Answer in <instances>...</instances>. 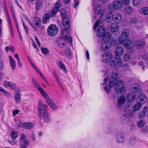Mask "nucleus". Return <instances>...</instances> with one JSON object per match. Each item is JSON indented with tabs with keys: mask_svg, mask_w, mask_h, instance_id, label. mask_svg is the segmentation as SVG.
<instances>
[{
	"mask_svg": "<svg viewBox=\"0 0 148 148\" xmlns=\"http://www.w3.org/2000/svg\"><path fill=\"white\" fill-rule=\"evenodd\" d=\"M118 70L114 69L113 70L112 73V76L109 79V84L103 87V89L107 93H110L111 88L116 86L114 88V90L116 92H122L125 88V84L122 81H118Z\"/></svg>",
	"mask_w": 148,
	"mask_h": 148,
	"instance_id": "1",
	"label": "nucleus"
},
{
	"mask_svg": "<svg viewBox=\"0 0 148 148\" xmlns=\"http://www.w3.org/2000/svg\"><path fill=\"white\" fill-rule=\"evenodd\" d=\"M61 5L58 3H57L52 9V12L50 14L45 13L44 14L42 19V23L44 24H46L49 23V19L51 17L55 16L60 7Z\"/></svg>",
	"mask_w": 148,
	"mask_h": 148,
	"instance_id": "2",
	"label": "nucleus"
},
{
	"mask_svg": "<svg viewBox=\"0 0 148 148\" xmlns=\"http://www.w3.org/2000/svg\"><path fill=\"white\" fill-rule=\"evenodd\" d=\"M140 95H143L142 92H141L140 87L139 86H134L132 91L127 94V99L130 102H133L138 95V97H139Z\"/></svg>",
	"mask_w": 148,
	"mask_h": 148,
	"instance_id": "3",
	"label": "nucleus"
},
{
	"mask_svg": "<svg viewBox=\"0 0 148 148\" xmlns=\"http://www.w3.org/2000/svg\"><path fill=\"white\" fill-rule=\"evenodd\" d=\"M104 22V19L100 18L99 20H97L96 22L94 25L93 29L94 30H96L97 27L99 26L97 30L98 36L101 37L104 34L106 28L102 25H100L101 24H102Z\"/></svg>",
	"mask_w": 148,
	"mask_h": 148,
	"instance_id": "4",
	"label": "nucleus"
},
{
	"mask_svg": "<svg viewBox=\"0 0 148 148\" xmlns=\"http://www.w3.org/2000/svg\"><path fill=\"white\" fill-rule=\"evenodd\" d=\"M147 100L146 96L145 94L140 95L137 99V103L133 108L134 111L138 110L141 108L142 104H144Z\"/></svg>",
	"mask_w": 148,
	"mask_h": 148,
	"instance_id": "5",
	"label": "nucleus"
},
{
	"mask_svg": "<svg viewBox=\"0 0 148 148\" xmlns=\"http://www.w3.org/2000/svg\"><path fill=\"white\" fill-rule=\"evenodd\" d=\"M60 13L62 18V23L64 27L67 28H70V25L69 19L66 17V13L64 8H62Z\"/></svg>",
	"mask_w": 148,
	"mask_h": 148,
	"instance_id": "6",
	"label": "nucleus"
},
{
	"mask_svg": "<svg viewBox=\"0 0 148 148\" xmlns=\"http://www.w3.org/2000/svg\"><path fill=\"white\" fill-rule=\"evenodd\" d=\"M42 93L41 94V95L44 98L46 102L54 110H56L57 108V107L54 103L53 101L50 99L49 95L44 91H42Z\"/></svg>",
	"mask_w": 148,
	"mask_h": 148,
	"instance_id": "7",
	"label": "nucleus"
},
{
	"mask_svg": "<svg viewBox=\"0 0 148 148\" xmlns=\"http://www.w3.org/2000/svg\"><path fill=\"white\" fill-rule=\"evenodd\" d=\"M110 65L114 66L115 68H119L123 64L122 60L120 58H114L109 62Z\"/></svg>",
	"mask_w": 148,
	"mask_h": 148,
	"instance_id": "8",
	"label": "nucleus"
},
{
	"mask_svg": "<svg viewBox=\"0 0 148 148\" xmlns=\"http://www.w3.org/2000/svg\"><path fill=\"white\" fill-rule=\"evenodd\" d=\"M130 35L129 29H123L122 31V34L120 36L118 39V41L120 44H123L125 39L127 38Z\"/></svg>",
	"mask_w": 148,
	"mask_h": 148,
	"instance_id": "9",
	"label": "nucleus"
},
{
	"mask_svg": "<svg viewBox=\"0 0 148 148\" xmlns=\"http://www.w3.org/2000/svg\"><path fill=\"white\" fill-rule=\"evenodd\" d=\"M58 29L56 25L51 24L48 27L47 29L48 34L51 36H54L57 34Z\"/></svg>",
	"mask_w": 148,
	"mask_h": 148,
	"instance_id": "10",
	"label": "nucleus"
},
{
	"mask_svg": "<svg viewBox=\"0 0 148 148\" xmlns=\"http://www.w3.org/2000/svg\"><path fill=\"white\" fill-rule=\"evenodd\" d=\"M48 106L42 102H40L38 104L39 118L40 119H42V114L45 112H48L47 111Z\"/></svg>",
	"mask_w": 148,
	"mask_h": 148,
	"instance_id": "11",
	"label": "nucleus"
},
{
	"mask_svg": "<svg viewBox=\"0 0 148 148\" xmlns=\"http://www.w3.org/2000/svg\"><path fill=\"white\" fill-rule=\"evenodd\" d=\"M41 24V20L40 18L38 17H35L33 20V23L29 22V24L35 30H38Z\"/></svg>",
	"mask_w": 148,
	"mask_h": 148,
	"instance_id": "12",
	"label": "nucleus"
},
{
	"mask_svg": "<svg viewBox=\"0 0 148 148\" xmlns=\"http://www.w3.org/2000/svg\"><path fill=\"white\" fill-rule=\"evenodd\" d=\"M26 136L22 134L20 140L19 146L20 148H27L29 143V142L26 140Z\"/></svg>",
	"mask_w": 148,
	"mask_h": 148,
	"instance_id": "13",
	"label": "nucleus"
},
{
	"mask_svg": "<svg viewBox=\"0 0 148 148\" xmlns=\"http://www.w3.org/2000/svg\"><path fill=\"white\" fill-rule=\"evenodd\" d=\"M70 28H67L64 27V28L63 29L62 31V35L63 37L64 36V40H66L71 45L72 43V37L70 36L69 34V32L67 30L69 29Z\"/></svg>",
	"mask_w": 148,
	"mask_h": 148,
	"instance_id": "14",
	"label": "nucleus"
},
{
	"mask_svg": "<svg viewBox=\"0 0 148 148\" xmlns=\"http://www.w3.org/2000/svg\"><path fill=\"white\" fill-rule=\"evenodd\" d=\"M132 43V40L127 38L125 39L123 44H124L123 46L125 48L128 49V51L132 52L133 50L132 47H130Z\"/></svg>",
	"mask_w": 148,
	"mask_h": 148,
	"instance_id": "15",
	"label": "nucleus"
},
{
	"mask_svg": "<svg viewBox=\"0 0 148 148\" xmlns=\"http://www.w3.org/2000/svg\"><path fill=\"white\" fill-rule=\"evenodd\" d=\"M102 61L104 63H108L109 61L112 60V55L111 53L107 52L102 55Z\"/></svg>",
	"mask_w": 148,
	"mask_h": 148,
	"instance_id": "16",
	"label": "nucleus"
},
{
	"mask_svg": "<svg viewBox=\"0 0 148 148\" xmlns=\"http://www.w3.org/2000/svg\"><path fill=\"white\" fill-rule=\"evenodd\" d=\"M130 116L133 117L131 113L129 114L128 113L124 115L123 116L121 117V123L123 124L127 122L129 120V117Z\"/></svg>",
	"mask_w": 148,
	"mask_h": 148,
	"instance_id": "17",
	"label": "nucleus"
},
{
	"mask_svg": "<svg viewBox=\"0 0 148 148\" xmlns=\"http://www.w3.org/2000/svg\"><path fill=\"white\" fill-rule=\"evenodd\" d=\"M122 15L120 13H116L114 15L113 21L115 23L118 24L122 20Z\"/></svg>",
	"mask_w": 148,
	"mask_h": 148,
	"instance_id": "18",
	"label": "nucleus"
},
{
	"mask_svg": "<svg viewBox=\"0 0 148 148\" xmlns=\"http://www.w3.org/2000/svg\"><path fill=\"white\" fill-rule=\"evenodd\" d=\"M113 8L115 10H119L122 7V3L118 1H115L112 4Z\"/></svg>",
	"mask_w": 148,
	"mask_h": 148,
	"instance_id": "19",
	"label": "nucleus"
},
{
	"mask_svg": "<svg viewBox=\"0 0 148 148\" xmlns=\"http://www.w3.org/2000/svg\"><path fill=\"white\" fill-rule=\"evenodd\" d=\"M114 15L113 13L110 12H108L106 15V20L108 23H111L113 21Z\"/></svg>",
	"mask_w": 148,
	"mask_h": 148,
	"instance_id": "20",
	"label": "nucleus"
},
{
	"mask_svg": "<svg viewBox=\"0 0 148 148\" xmlns=\"http://www.w3.org/2000/svg\"><path fill=\"white\" fill-rule=\"evenodd\" d=\"M145 42L140 40H138L134 43L135 47L137 49H140L144 47L145 45Z\"/></svg>",
	"mask_w": 148,
	"mask_h": 148,
	"instance_id": "21",
	"label": "nucleus"
},
{
	"mask_svg": "<svg viewBox=\"0 0 148 148\" xmlns=\"http://www.w3.org/2000/svg\"><path fill=\"white\" fill-rule=\"evenodd\" d=\"M123 52L124 50L123 48L119 46L117 47L115 50V55L118 56H121L123 53Z\"/></svg>",
	"mask_w": 148,
	"mask_h": 148,
	"instance_id": "22",
	"label": "nucleus"
},
{
	"mask_svg": "<svg viewBox=\"0 0 148 148\" xmlns=\"http://www.w3.org/2000/svg\"><path fill=\"white\" fill-rule=\"evenodd\" d=\"M32 81L34 86L38 89L41 94L42 93V91H44L42 89V88H41V86L39 85V84L38 83L37 81H36L34 79L32 78Z\"/></svg>",
	"mask_w": 148,
	"mask_h": 148,
	"instance_id": "23",
	"label": "nucleus"
},
{
	"mask_svg": "<svg viewBox=\"0 0 148 148\" xmlns=\"http://www.w3.org/2000/svg\"><path fill=\"white\" fill-rule=\"evenodd\" d=\"M119 29V26L118 24L112 23L110 27V30L112 32H117Z\"/></svg>",
	"mask_w": 148,
	"mask_h": 148,
	"instance_id": "24",
	"label": "nucleus"
},
{
	"mask_svg": "<svg viewBox=\"0 0 148 148\" xmlns=\"http://www.w3.org/2000/svg\"><path fill=\"white\" fill-rule=\"evenodd\" d=\"M147 114H148V107H145L142 112L139 113V118L140 119H143Z\"/></svg>",
	"mask_w": 148,
	"mask_h": 148,
	"instance_id": "25",
	"label": "nucleus"
},
{
	"mask_svg": "<svg viewBox=\"0 0 148 148\" xmlns=\"http://www.w3.org/2000/svg\"><path fill=\"white\" fill-rule=\"evenodd\" d=\"M35 4V8L36 10H39L43 6L42 0H37Z\"/></svg>",
	"mask_w": 148,
	"mask_h": 148,
	"instance_id": "26",
	"label": "nucleus"
},
{
	"mask_svg": "<svg viewBox=\"0 0 148 148\" xmlns=\"http://www.w3.org/2000/svg\"><path fill=\"white\" fill-rule=\"evenodd\" d=\"M14 100L16 103H18L21 100V92L17 91L14 95Z\"/></svg>",
	"mask_w": 148,
	"mask_h": 148,
	"instance_id": "27",
	"label": "nucleus"
},
{
	"mask_svg": "<svg viewBox=\"0 0 148 148\" xmlns=\"http://www.w3.org/2000/svg\"><path fill=\"white\" fill-rule=\"evenodd\" d=\"M42 115L43 120L45 123H48L50 121V119L48 112H45L42 114Z\"/></svg>",
	"mask_w": 148,
	"mask_h": 148,
	"instance_id": "28",
	"label": "nucleus"
},
{
	"mask_svg": "<svg viewBox=\"0 0 148 148\" xmlns=\"http://www.w3.org/2000/svg\"><path fill=\"white\" fill-rule=\"evenodd\" d=\"M57 63L58 64V66L60 69L63 71L65 73L66 72V68L65 65L63 64V62L61 60H58L57 61Z\"/></svg>",
	"mask_w": 148,
	"mask_h": 148,
	"instance_id": "29",
	"label": "nucleus"
},
{
	"mask_svg": "<svg viewBox=\"0 0 148 148\" xmlns=\"http://www.w3.org/2000/svg\"><path fill=\"white\" fill-rule=\"evenodd\" d=\"M64 54L68 58H71L72 57V53L70 48L67 47L64 51Z\"/></svg>",
	"mask_w": 148,
	"mask_h": 148,
	"instance_id": "30",
	"label": "nucleus"
},
{
	"mask_svg": "<svg viewBox=\"0 0 148 148\" xmlns=\"http://www.w3.org/2000/svg\"><path fill=\"white\" fill-rule=\"evenodd\" d=\"M111 39L110 34L109 33L107 32L104 34L103 36V39L104 42L108 43Z\"/></svg>",
	"mask_w": 148,
	"mask_h": 148,
	"instance_id": "31",
	"label": "nucleus"
},
{
	"mask_svg": "<svg viewBox=\"0 0 148 148\" xmlns=\"http://www.w3.org/2000/svg\"><path fill=\"white\" fill-rule=\"evenodd\" d=\"M64 39L63 38L62 36H60L57 40V44L60 47L62 48V46H64L65 45L64 42Z\"/></svg>",
	"mask_w": 148,
	"mask_h": 148,
	"instance_id": "32",
	"label": "nucleus"
},
{
	"mask_svg": "<svg viewBox=\"0 0 148 148\" xmlns=\"http://www.w3.org/2000/svg\"><path fill=\"white\" fill-rule=\"evenodd\" d=\"M9 58L10 61V64L12 68V70L13 71L15 68V62L11 56H9Z\"/></svg>",
	"mask_w": 148,
	"mask_h": 148,
	"instance_id": "33",
	"label": "nucleus"
},
{
	"mask_svg": "<svg viewBox=\"0 0 148 148\" xmlns=\"http://www.w3.org/2000/svg\"><path fill=\"white\" fill-rule=\"evenodd\" d=\"M124 136L122 133H118L116 136V140L119 143L123 142L124 140Z\"/></svg>",
	"mask_w": 148,
	"mask_h": 148,
	"instance_id": "34",
	"label": "nucleus"
},
{
	"mask_svg": "<svg viewBox=\"0 0 148 148\" xmlns=\"http://www.w3.org/2000/svg\"><path fill=\"white\" fill-rule=\"evenodd\" d=\"M132 9L130 6H127L123 9V12L125 14H129L132 12Z\"/></svg>",
	"mask_w": 148,
	"mask_h": 148,
	"instance_id": "35",
	"label": "nucleus"
},
{
	"mask_svg": "<svg viewBox=\"0 0 148 148\" xmlns=\"http://www.w3.org/2000/svg\"><path fill=\"white\" fill-rule=\"evenodd\" d=\"M102 11L100 4L96 5L95 7V12L97 15L100 14L102 12Z\"/></svg>",
	"mask_w": 148,
	"mask_h": 148,
	"instance_id": "36",
	"label": "nucleus"
},
{
	"mask_svg": "<svg viewBox=\"0 0 148 148\" xmlns=\"http://www.w3.org/2000/svg\"><path fill=\"white\" fill-rule=\"evenodd\" d=\"M140 13L143 15H147L148 14V7H144L139 10Z\"/></svg>",
	"mask_w": 148,
	"mask_h": 148,
	"instance_id": "37",
	"label": "nucleus"
},
{
	"mask_svg": "<svg viewBox=\"0 0 148 148\" xmlns=\"http://www.w3.org/2000/svg\"><path fill=\"white\" fill-rule=\"evenodd\" d=\"M34 126V125L32 123H27L25 122L24 129H31Z\"/></svg>",
	"mask_w": 148,
	"mask_h": 148,
	"instance_id": "38",
	"label": "nucleus"
},
{
	"mask_svg": "<svg viewBox=\"0 0 148 148\" xmlns=\"http://www.w3.org/2000/svg\"><path fill=\"white\" fill-rule=\"evenodd\" d=\"M125 101V98L124 97H120L118 100V102L120 105L123 104Z\"/></svg>",
	"mask_w": 148,
	"mask_h": 148,
	"instance_id": "39",
	"label": "nucleus"
},
{
	"mask_svg": "<svg viewBox=\"0 0 148 148\" xmlns=\"http://www.w3.org/2000/svg\"><path fill=\"white\" fill-rule=\"evenodd\" d=\"M10 135L12 138L13 140H15L16 138L18 137V134L17 132L14 131H12L11 132Z\"/></svg>",
	"mask_w": 148,
	"mask_h": 148,
	"instance_id": "40",
	"label": "nucleus"
},
{
	"mask_svg": "<svg viewBox=\"0 0 148 148\" xmlns=\"http://www.w3.org/2000/svg\"><path fill=\"white\" fill-rule=\"evenodd\" d=\"M146 122V121L144 120H142L139 121L137 123L138 127L140 128L143 127Z\"/></svg>",
	"mask_w": 148,
	"mask_h": 148,
	"instance_id": "41",
	"label": "nucleus"
},
{
	"mask_svg": "<svg viewBox=\"0 0 148 148\" xmlns=\"http://www.w3.org/2000/svg\"><path fill=\"white\" fill-rule=\"evenodd\" d=\"M107 43H102L101 45V49L103 51H106L108 49V46Z\"/></svg>",
	"mask_w": 148,
	"mask_h": 148,
	"instance_id": "42",
	"label": "nucleus"
},
{
	"mask_svg": "<svg viewBox=\"0 0 148 148\" xmlns=\"http://www.w3.org/2000/svg\"><path fill=\"white\" fill-rule=\"evenodd\" d=\"M41 51L42 52L45 54H47L49 53V51L47 48H46L42 47L41 49Z\"/></svg>",
	"mask_w": 148,
	"mask_h": 148,
	"instance_id": "43",
	"label": "nucleus"
},
{
	"mask_svg": "<svg viewBox=\"0 0 148 148\" xmlns=\"http://www.w3.org/2000/svg\"><path fill=\"white\" fill-rule=\"evenodd\" d=\"M130 58V56L129 54H125L124 56V60L126 61H128Z\"/></svg>",
	"mask_w": 148,
	"mask_h": 148,
	"instance_id": "44",
	"label": "nucleus"
},
{
	"mask_svg": "<svg viewBox=\"0 0 148 148\" xmlns=\"http://www.w3.org/2000/svg\"><path fill=\"white\" fill-rule=\"evenodd\" d=\"M25 125V122L24 123H22L21 121H19V123L17 125V127H18L20 128V127H22L23 128H24V126Z\"/></svg>",
	"mask_w": 148,
	"mask_h": 148,
	"instance_id": "45",
	"label": "nucleus"
},
{
	"mask_svg": "<svg viewBox=\"0 0 148 148\" xmlns=\"http://www.w3.org/2000/svg\"><path fill=\"white\" fill-rule=\"evenodd\" d=\"M10 10L11 13L13 17H15V13L14 10V7L12 6H10Z\"/></svg>",
	"mask_w": 148,
	"mask_h": 148,
	"instance_id": "46",
	"label": "nucleus"
},
{
	"mask_svg": "<svg viewBox=\"0 0 148 148\" xmlns=\"http://www.w3.org/2000/svg\"><path fill=\"white\" fill-rule=\"evenodd\" d=\"M23 24L24 29L25 30V32L27 33H29V28L28 27V26L26 25L24 22H23Z\"/></svg>",
	"mask_w": 148,
	"mask_h": 148,
	"instance_id": "47",
	"label": "nucleus"
},
{
	"mask_svg": "<svg viewBox=\"0 0 148 148\" xmlns=\"http://www.w3.org/2000/svg\"><path fill=\"white\" fill-rule=\"evenodd\" d=\"M138 20L136 18H132L130 20V22L131 23L136 24L138 22Z\"/></svg>",
	"mask_w": 148,
	"mask_h": 148,
	"instance_id": "48",
	"label": "nucleus"
},
{
	"mask_svg": "<svg viewBox=\"0 0 148 148\" xmlns=\"http://www.w3.org/2000/svg\"><path fill=\"white\" fill-rule=\"evenodd\" d=\"M140 0H132V3L134 5H137L140 3Z\"/></svg>",
	"mask_w": 148,
	"mask_h": 148,
	"instance_id": "49",
	"label": "nucleus"
},
{
	"mask_svg": "<svg viewBox=\"0 0 148 148\" xmlns=\"http://www.w3.org/2000/svg\"><path fill=\"white\" fill-rule=\"evenodd\" d=\"M11 82H9L8 81H5L4 84V86L7 88L8 87H10V85H11Z\"/></svg>",
	"mask_w": 148,
	"mask_h": 148,
	"instance_id": "50",
	"label": "nucleus"
},
{
	"mask_svg": "<svg viewBox=\"0 0 148 148\" xmlns=\"http://www.w3.org/2000/svg\"><path fill=\"white\" fill-rule=\"evenodd\" d=\"M136 141L135 139L134 138H132L129 140V143L131 145H133Z\"/></svg>",
	"mask_w": 148,
	"mask_h": 148,
	"instance_id": "51",
	"label": "nucleus"
},
{
	"mask_svg": "<svg viewBox=\"0 0 148 148\" xmlns=\"http://www.w3.org/2000/svg\"><path fill=\"white\" fill-rule=\"evenodd\" d=\"M122 3L123 4L127 5L130 2V0H121Z\"/></svg>",
	"mask_w": 148,
	"mask_h": 148,
	"instance_id": "52",
	"label": "nucleus"
},
{
	"mask_svg": "<svg viewBox=\"0 0 148 148\" xmlns=\"http://www.w3.org/2000/svg\"><path fill=\"white\" fill-rule=\"evenodd\" d=\"M10 87L12 90H14L16 88V85L14 83L11 82Z\"/></svg>",
	"mask_w": 148,
	"mask_h": 148,
	"instance_id": "53",
	"label": "nucleus"
},
{
	"mask_svg": "<svg viewBox=\"0 0 148 148\" xmlns=\"http://www.w3.org/2000/svg\"><path fill=\"white\" fill-rule=\"evenodd\" d=\"M34 69L36 70V71L40 75L41 77L43 78L45 80V79L44 76L42 74V73L40 72V71L36 67V68H35Z\"/></svg>",
	"mask_w": 148,
	"mask_h": 148,
	"instance_id": "54",
	"label": "nucleus"
},
{
	"mask_svg": "<svg viewBox=\"0 0 148 148\" xmlns=\"http://www.w3.org/2000/svg\"><path fill=\"white\" fill-rule=\"evenodd\" d=\"M27 58L29 62L31 64L32 66L34 68V69L35 68H36V67L33 63L32 61L29 58V57L28 56H27Z\"/></svg>",
	"mask_w": 148,
	"mask_h": 148,
	"instance_id": "55",
	"label": "nucleus"
},
{
	"mask_svg": "<svg viewBox=\"0 0 148 148\" xmlns=\"http://www.w3.org/2000/svg\"><path fill=\"white\" fill-rule=\"evenodd\" d=\"M74 8H75L79 4L78 0H74Z\"/></svg>",
	"mask_w": 148,
	"mask_h": 148,
	"instance_id": "56",
	"label": "nucleus"
},
{
	"mask_svg": "<svg viewBox=\"0 0 148 148\" xmlns=\"http://www.w3.org/2000/svg\"><path fill=\"white\" fill-rule=\"evenodd\" d=\"M2 92L6 96H10V94L6 90H4L3 89V90L2 91Z\"/></svg>",
	"mask_w": 148,
	"mask_h": 148,
	"instance_id": "57",
	"label": "nucleus"
},
{
	"mask_svg": "<svg viewBox=\"0 0 148 148\" xmlns=\"http://www.w3.org/2000/svg\"><path fill=\"white\" fill-rule=\"evenodd\" d=\"M19 112V110H15L13 111V114L14 116H15L18 114Z\"/></svg>",
	"mask_w": 148,
	"mask_h": 148,
	"instance_id": "58",
	"label": "nucleus"
},
{
	"mask_svg": "<svg viewBox=\"0 0 148 148\" xmlns=\"http://www.w3.org/2000/svg\"><path fill=\"white\" fill-rule=\"evenodd\" d=\"M9 50L12 51V52H14L15 51V49L12 46H9Z\"/></svg>",
	"mask_w": 148,
	"mask_h": 148,
	"instance_id": "59",
	"label": "nucleus"
},
{
	"mask_svg": "<svg viewBox=\"0 0 148 148\" xmlns=\"http://www.w3.org/2000/svg\"><path fill=\"white\" fill-rule=\"evenodd\" d=\"M3 67V62L2 61L0 60V70L2 69Z\"/></svg>",
	"mask_w": 148,
	"mask_h": 148,
	"instance_id": "60",
	"label": "nucleus"
},
{
	"mask_svg": "<svg viewBox=\"0 0 148 148\" xmlns=\"http://www.w3.org/2000/svg\"><path fill=\"white\" fill-rule=\"evenodd\" d=\"M33 40V42H32V46L35 49H36L38 50V47L36 45L35 42H34V40Z\"/></svg>",
	"mask_w": 148,
	"mask_h": 148,
	"instance_id": "61",
	"label": "nucleus"
},
{
	"mask_svg": "<svg viewBox=\"0 0 148 148\" xmlns=\"http://www.w3.org/2000/svg\"><path fill=\"white\" fill-rule=\"evenodd\" d=\"M108 79V77H107L104 78L103 79V82L102 84V85H104L106 84V82H107Z\"/></svg>",
	"mask_w": 148,
	"mask_h": 148,
	"instance_id": "62",
	"label": "nucleus"
},
{
	"mask_svg": "<svg viewBox=\"0 0 148 148\" xmlns=\"http://www.w3.org/2000/svg\"><path fill=\"white\" fill-rule=\"evenodd\" d=\"M15 1V2L16 3V4L17 5L21 8V9H22V7L20 5L19 3H18V1H17V0H14Z\"/></svg>",
	"mask_w": 148,
	"mask_h": 148,
	"instance_id": "63",
	"label": "nucleus"
},
{
	"mask_svg": "<svg viewBox=\"0 0 148 148\" xmlns=\"http://www.w3.org/2000/svg\"><path fill=\"white\" fill-rule=\"evenodd\" d=\"M86 57L87 58L88 60H89V58H90L89 53L88 50H87L86 51Z\"/></svg>",
	"mask_w": 148,
	"mask_h": 148,
	"instance_id": "64",
	"label": "nucleus"
}]
</instances>
